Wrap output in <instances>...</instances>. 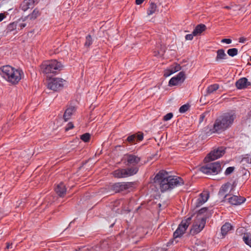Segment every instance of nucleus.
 Here are the masks:
<instances>
[{
  "label": "nucleus",
  "mask_w": 251,
  "mask_h": 251,
  "mask_svg": "<svg viewBox=\"0 0 251 251\" xmlns=\"http://www.w3.org/2000/svg\"><path fill=\"white\" fill-rule=\"evenodd\" d=\"M194 36H195V35L194 34V33L193 32L191 34H187L185 36V39L186 40H192L193 39Z\"/></svg>",
  "instance_id": "37"
},
{
  "label": "nucleus",
  "mask_w": 251,
  "mask_h": 251,
  "mask_svg": "<svg viewBox=\"0 0 251 251\" xmlns=\"http://www.w3.org/2000/svg\"><path fill=\"white\" fill-rule=\"evenodd\" d=\"M206 223L205 217L201 215L195 217L194 222L191 229L193 234L200 232L204 227Z\"/></svg>",
  "instance_id": "6"
},
{
  "label": "nucleus",
  "mask_w": 251,
  "mask_h": 251,
  "mask_svg": "<svg viewBox=\"0 0 251 251\" xmlns=\"http://www.w3.org/2000/svg\"><path fill=\"white\" fill-rule=\"evenodd\" d=\"M209 197L208 191L202 192L199 197L193 200L192 202L194 206L199 207L207 201Z\"/></svg>",
  "instance_id": "10"
},
{
  "label": "nucleus",
  "mask_w": 251,
  "mask_h": 251,
  "mask_svg": "<svg viewBox=\"0 0 251 251\" xmlns=\"http://www.w3.org/2000/svg\"><path fill=\"white\" fill-rule=\"evenodd\" d=\"M250 60H251V57Z\"/></svg>",
  "instance_id": "51"
},
{
  "label": "nucleus",
  "mask_w": 251,
  "mask_h": 251,
  "mask_svg": "<svg viewBox=\"0 0 251 251\" xmlns=\"http://www.w3.org/2000/svg\"><path fill=\"white\" fill-rule=\"evenodd\" d=\"M227 52L229 56L233 57L237 54L238 50L236 48L230 49L228 50Z\"/></svg>",
  "instance_id": "31"
},
{
  "label": "nucleus",
  "mask_w": 251,
  "mask_h": 251,
  "mask_svg": "<svg viewBox=\"0 0 251 251\" xmlns=\"http://www.w3.org/2000/svg\"><path fill=\"white\" fill-rule=\"evenodd\" d=\"M92 43V38L90 35H88L86 38L85 46L89 47Z\"/></svg>",
  "instance_id": "34"
},
{
  "label": "nucleus",
  "mask_w": 251,
  "mask_h": 251,
  "mask_svg": "<svg viewBox=\"0 0 251 251\" xmlns=\"http://www.w3.org/2000/svg\"><path fill=\"white\" fill-rule=\"evenodd\" d=\"M31 0H25L21 4V7L24 11H26L29 8L31 5Z\"/></svg>",
  "instance_id": "26"
},
{
  "label": "nucleus",
  "mask_w": 251,
  "mask_h": 251,
  "mask_svg": "<svg viewBox=\"0 0 251 251\" xmlns=\"http://www.w3.org/2000/svg\"><path fill=\"white\" fill-rule=\"evenodd\" d=\"M246 38L242 37L239 38V42L241 43H244L246 41Z\"/></svg>",
  "instance_id": "45"
},
{
  "label": "nucleus",
  "mask_w": 251,
  "mask_h": 251,
  "mask_svg": "<svg viewBox=\"0 0 251 251\" xmlns=\"http://www.w3.org/2000/svg\"><path fill=\"white\" fill-rule=\"evenodd\" d=\"M224 201L232 205H238L244 203L246 199L231 194L230 195H226V199Z\"/></svg>",
  "instance_id": "11"
},
{
  "label": "nucleus",
  "mask_w": 251,
  "mask_h": 251,
  "mask_svg": "<svg viewBox=\"0 0 251 251\" xmlns=\"http://www.w3.org/2000/svg\"><path fill=\"white\" fill-rule=\"evenodd\" d=\"M243 239L246 244L251 247V235L249 233L244 234Z\"/></svg>",
  "instance_id": "28"
},
{
  "label": "nucleus",
  "mask_w": 251,
  "mask_h": 251,
  "mask_svg": "<svg viewBox=\"0 0 251 251\" xmlns=\"http://www.w3.org/2000/svg\"><path fill=\"white\" fill-rule=\"evenodd\" d=\"M219 88V85L217 84H214L209 86L207 89V92L208 94H211L217 90Z\"/></svg>",
  "instance_id": "30"
},
{
  "label": "nucleus",
  "mask_w": 251,
  "mask_h": 251,
  "mask_svg": "<svg viewBox=\"0 0 251 251\" xmlns=\"http://www.w3.org/2000/svg\"><path fill=\"white\" fill-rule=\"evenodd\" d=\"M75 111V109L74 107L71 106L69 108H68L65 111L64 114V119L65 121H67L68 120H69L72 115L74 114V113Z\"/></svg>",
  "instance_id": "20"
},
{
  "label": "nucleus",
  "mask_w": 251,
  "mask_h": 251,
  "mask_svg": "<svg viewBox=\"0 0 251 251\" xmlns=\"http://www.w3.org/2000/svg\"><path fill=\"white\" fill-rule=\"evenodd\" d=\"M22 71L21 70L15 69L12 67L10 83L16 84L21 79Z\"/></svg>",
  "instance_id": "15"
},
{
  "label": "nucleus",
  "mask_w": 251,
  "mask_h": 251,
  "mask_svg": "<svg viewBox=\"0 0 251 251\" xmlns=\"http://www.w3.org/2000/svg\"><path fill=\"white\" fill-rule=\"evenodd\" d=\"M136 135H135V134L132 135L127 137V140L128 141V142H130V143L134 142L135 141V140H136Z\"/></svg>",
  "instance_id": "36"
},
{
  "label": "nucleus",
  "mask_w": 251,
  "mask_h": 251,
  "mask_svg": "<svg viewBox=\"0 0 251 251\" xmlns=\"http://www.w3.org/2000/svg\"><path fill=\"white\" fill-rule=\"evenodd\" d=\"M164 51L161 50L160 52H158V53L156 52V51H154V55L157 57H161L163 55Z\"/></svg>",
  "instance_id": "42"
},
{
  "label": "nucleus",
  "mask_w": 251,
  "mask_h": 251,
  "mask_svg": "<svg viewBox=\"0 0 251 251\" xmlns=\"http://www.w3.org/2000/svg\"><path fill=\"white\" fill-rule=\"evenodd\" d=\"M90 136V134L86 133L80 136V139L84 142H87L89 141Z\"/></svg>",
  "instance_id": "32"
},
{
  "label": "nucleus",
  "mask_w": 251,
  "mask_h": 251,
  "mask_svg": "<svg viewBox=\"0 0 251 251\" xmlns=\"http://www.w3.org/2000/svg\"><path fill=\"white\" fill-rule=\"evenodd\" d=\"M185 79V75L184 72H180L177 75L173 77L169 82L170 86H176L182 83Z\"/></svg>",
  "instance_id": "12"
},
{
  "label": "nucleus",
  "mask_w": 251,
  "mask_h": 251,
  "mask_svg": "<svg viewBox=\"0 0 251 251\" xmlns=\"http://www.w3.org/2000/svg\"><path fill=\"white\" fill-rule=\"evenodd\" d=\"M205 29L206 26L204 25L200 24L195 27L193 32L194 34L196 36L201 35V33L205 30Z\"/></svg>",
  "instance_id": "22"
},
{
  "label": "nucleus",
  "mask_w": 251,
  "mask_h": 251,
  "mask_svg": "<svg viewBox=\"0 0 251 251\" xmlns=\"http://www.w3.org/2000/svg\"><path fill=\"white\" fill-rule=\"evenodd\" d=\"M74 127V125L72 123H69L65 128L66 131H68Z\"/></svg>",
  "instance_id": "39"
},
{
  "label": "nucleus",
  "mask_w": 251,
  "mask_h": 251,
  "mask_svg": "<svg viewBox=\"0 0 251 251\" xmlns=\"http://www.w3.org/2000/svg\"><path fill=\"white\" fill-rule=\"evenodd\" d=\"M192 219V216L189 217L186 219L182 221L181 223L179 225L177 228L174 233V237L175 238L180 237L184 234L186 229L188 228L190 224Z\"/></svg>",
  "instance_id": "9"
},
{
  "label": "nucleus",
  "mask_w": 251,
  "mask_h": 251,
  "mask_svg": "<svg viewBox=\"0 0 251 251\" xmlns=\"http://www.w3.org/2000/svg\"><path fill=\"white\" fill-rule=\"evenodd\" d=\"M56 193L60 196L62 197L66 192V189L63 183H60L57 185L55 189Z\"/></svg>",
  "instance_id": "19"
},
{
  "label": "nucleus",
  "mask_w": 251,
  "mask_h": 251,
  "mask_svg": "<svg viewBox=\"0 0 251 251\" xmlns=\"http://www.w3.org/2000/svg\"><path fill=\"white\" fill-rule=\"evenodd\" d=\"M12 244L10 243H6V247L5 250L12 249Z\"/></svg>",
  "instance_id": "44"
},
{
  "label": "nucleus",
  "mask_w": 251,
  "mask_h": 251,
  "mask_svg": "<svg viewBox=\"0 0 251 251\" xmlns=\"http://www.w3.org/2000/svg\"><path fill=\"white\" fill-rule=\"evenodd\" d=\"M173 116V114L172 113H169L164 116L163 120L165 121H169L172 118Z\"/></svg>",
  "instance_id": "35"
},
{
  "label": "nucleus",
  "mask_w": 251,
  "mask_h": 251,
  "mask_svg": "<svg viewBox=\"0 0 251 251\" xmlns=\"http://www.w3.org/2000/svg\"><path fill=\"white\" fill-rule=\"evenodd\" d=\"M224 8H226V9H230V10H231V8H232V4H231V5H229V6H225Z\"/></svg>",
  "instance_id": "49"
},
{
  "label": "nucleus",
  "mask_w": 251,
  "mask_h": 251,
  "mask_svg": "<svg viewBox=\"0 0 251 251\" xmlns=\"http://www.w3.org/2000/svg\"><path fill=\"white\" fill-rule=\"evenodd\" d=\"M233 189V186L229 183H226L222 186L219 191V195L223 196L226 199V195H230Z\"/></svg>",
  "instance_id": "14"
},
{
  "label": "nucleus",
  "mask_w": 251,
  "mask_h": 251,
  "mask_svg": "<svg viewBox=\"0 0 251 251\" xmlns=\"http://www.w3.org/2000/svg\"><path fill=\"white\" fill-rule=\"evenodd\" d=\"M181 69V67L179 64H175L164 71V76L168 77L171 75L179 71Z\"/></svg>",
  "instance_id": "16"
},
{
  "label": "nucleus",
  "mask_w": 251,
  "mask_h": 251,
  "mask_svg": "<svg viewBox=\"0 0 251 251\" xmlns=\"http://www.w3.org/2000/svg\"><path fill=\"white\" fill-rule=\"evenodd\" d=\"M209 213L208 212L207 209L205 207H204L201 209L199 211L196 217H198L201 215V216L205 217L206 220L207 217L209 216Z\"/></svg>",
  "instance_id": "25"
},
{
  "label": "nucleus",
  "mask_w": 251,
  "mask_h": 251,
  "mask_svg": "<svg viewBox=\"0 0 251 251\" xmlns=\"http://www.w3.org/2000/svg\"><path fill=\"white\" fill-rule=\"evenodd\" d=\"M126 160L128 165H135L139 162L140 158L136 155H129L127 156Z\"/></svg>",
  "instance_id": "18"
},
{
  "label": "nucleus",
  "mask_w": 251,
  "mask_h": 251,
  "mask_svg": "<svg viewBox=\"0 0 251 251\" xmlns=\"http://www.w3.org/2000/svg\"><path fill=\"white\" fill-rule=\"evenodd\" d=\"M157 10V6L154 3H151L148 10V15H151L155 13Z\"/></svg>",
  "instance_id": "27"
},
{
  "label": "nucleus",
  "mask_w": 251,
  "mask_h": 251,
  "mask_svg": "<svg viewBox=\"0 0 251 251\" xmlns=\"http://www.w3.org/2000/svg\"><path fill=\"white\" fill-rule=\"evenodd\" d=\"M189 108V105L188 104H184L181 106L179 109V111L181 113H184L187 111Z\"/></svg>",
  "instance_id": "33"
},
{
  "label": "nucleus",
  "mask_w": 251,
  "mask_h": 251,
  "mask_svg": "<svg viewBox=\"0 0 251 251\" xmlns=\"http://www.w3.org/2000/svg\"><path fill=\"white\" fill-rule=\"evenodd\" d=\"M221 163L217 161L214 163H209L202 166L200 170L203 173L207 175H217L221 171Z\"/></svg>",
  "instance_id": "5"
},
{
  "label": "nucleus",
  "mask_w": 251,
  "mask_h": 251,
  "mask_svg": "<svg viewBox=\"0 0 251 251\" xmlns=\"http://www.w3.org/2000/svg\"><path fill=\"white\" fill-rule=\"evenodd\" d=\"M136 140L137 141H140L143 139V135L142 134L136 135Z\"/></svg>",
  "instance_id": "40"
},
{
  "label": "nucleus",
  "mask_w": 251,
  "mask_h": 251,
  "mask_svg": "<svg viewBox=\"0 0 251 251\" xmlns=\"http://www.w3.org/2000/svg\"><path fill=\"white\" fill-rule=\"evenodd\" d=\"M67 85V82L59 77L50 78L48 80L47 87L53 91H57Z\"/></svg>",
  "instance_id": "4"
},
{
  "label": "nucleus",
  "mask_w": 251,
  "mask_h": 251,
  "mask_svg": "<svg viewBox=\"0 0 251 251\" xmlns=\"http://www.w3.org/2000/svg\"><path fill=\"white\" fill-rule=\"evenodd\" d=\"M217 53V55L216 58L217 61H220L226 58V55L223 50L221 49L218 50Z\"/></svg>",
  "instance_id": "23"
},
{
  "label": "nucleus",
  "mask_w": 251,
  "mask_h": 251,
  "mask_svg": "<svg viewBox=\"0 0 251 251\" xmlns=\"http://www.w3.org/2000/svg\"><path fill=\"white\" fill-rule=\"evenodd\" d=\"M239 9V7L238 6L234 4V5H233L232 4V8H231V10L234 11H236L238 10Z\"/></svg>",
  "instance_id": "43"
},
{
  "label": "nucleus",
  "mask_w": 251,
  "mask_h": 251,
  "mask_svg": "<svg viewBox=\"0 0 251 251\" xmlns=\"http://www.w3.org/2000/svg\"><path fill=\"white\" fill-rule=\"evenodd\" d=\"M138 171V169L136 167L126 169H118L113 172V175L117 178L126 177L136 174Z\"/></svg>",
  "instance_id": "7"
},
{
  "label": "nucleus",
  "mask_w": 251,
  "mask_h": 251,
  "mask_svg": "<svg viewBox=\"0 0 251 251\" xmlns=\"http://www.w3.org/2000/svg\"><path fill=\"white\" fill-rule=\"evenodd\" d=\"M144 0H136V4L137 5L141 4Z\"/></svg>",
  "instance_id": "47"
},
{
  "label": "nucleus",
  "mask_w": 251,
  "mask_h": 251,
  "mask_svg": "<svg viewBox=\"0 0 251 251\" xmlns=\"http://www.w3.org/2000/svg\"><path fill=\"white\" fill-rule=\"evenodd\" d=\"M6 17L4 13H0V22L2 21Z\"/></svg>",
  "instance_id": "46"
},
{
  "label": "nucleus",
  "mask_w": 251,
  "mask_h": 251,
  "mask_svg": "<svg viewBox=\"0 0 251 251\" xmlns=\"http://www.w3.org/2000/svg\"><path fill=\"white\" fill-rule=\"evenodd\" d=\"M222 43H226L227 44H229L231 43V40L230 39H223L221 41Z\"/></svg>",
  "instance_id": "41"
},
{
  "label": "nucleus",
  "mask_w": 251,
  "mask_h": 251,
  "mask_svg": "<svg viewBox=\"0 0 251 251\" xmlns=\"http://www.w3.org/2000/svg\"><path fill=\"white\" fill-rule=\"evenodd\" d=\"M0 69L1 71L0 73L1 76L10 82L12 72V67L9 65H6L1 67Z\"/></svg>",
  "instance_id": "13"
},
{
  "label": "nucleus",
  "mask_w": 251,
  "mask_h": 251,
  "mask_svg": "<svg viewBox=\"0 0 251 251\" xmlns=\"http://www.w3.org/2000/svg\"><path fill=\"white\" fill-rule=\"evenodd\" d=\"M233 170H234L233 167H228L225 171V174L226 175H229V174H231V173H232Z\"/></svg>",
  "instance_id": "38"
},
{
  "label": "nucleus",
  "mask_w": 251,
  "mask_h": 251,
  "mask_svg": "<svg viewBox=\"0 0 251 251\" xmlns=\"http://www.w3.org/2000/svg\"><path fill=\"white\" fill-rule=\"evenodd\" d=\"M18 24L17 23L13 22L9 24L7 27V32H10L17 28Z\"/></svg>",
  "instance_id": "29"
},
{
  "label": "nucleus",
  "mask_w": 251,
  "mask_h": 251,
  "mask_svg": "<svg viewBox=\"0 0 251 251\" xmlns=\"http://www.w3.org/2000/svg\"><path fill=\"white\" fill-rule=\"evenodd\" d=\"M233 227L232 225L229 223H226L225 225H224L221 227V233L223 236H225L227 233L232 230Z\"/></svg>",
  "instance_id": "21"
},
{
  "label": "nucleus",
  "mask_w": 251,
  "mask_h": 251,
  "mask_svg": "<svg viewBox=\"0 0 251 251\" xmlns=\"http://www.w3.org/2000/svg\"><path fill=\"white\" fill-rule=\"evenodd\" d=\"M226 149L221 147L212 150L204 158L206 162L217 159L225 153Z\"/></svg>",
  "instance_id": "8"
},
{
  "label": "nucleus",
  "mask_w": 251,
  "mask_h": 251,
  "mask_svg": "<svg viewBox=\"0 0 251 251\" xmlns=\"http://www.w3.org/2000/svg\"><path fill=\"white\" fill-rule=\"evenodd\" d=\"M251 85V82L246 77L241 78L236 82V86L238 89H245Z\"/></svg>",
  "instance_id": "17"
},
{
  "label": "nucleus",
  "mask_w": 251,
  "mask_h": 251,
  "mask_svg": "<svg viewBox=\"0 0 251 251\" xmlns=\"http://www.w3.org/2000/svg\"><path fill=\"white\" fill-rule=\"evenodd\" d=\"M36 11L34 10L33 12H32V18L33 17V13H35Z\"/></svg>",
  "instance_id": "50"
},
{
  "label": "nucleus",
  "mask_w": 251,
  "mask_h": 251,
  "mask_svg": "<svg viewBox=\"0 0 251 251\" xmlns=\"http://www.w3.org/2000/svg\"><path fill=\"white\" fill-rule=\"evenodd\" d=\"M234 111L226 112L216 119L213 127L210 129L212 133H220L230 127L236 118Z\"/></svg>",
  "instance_id": "2"
},
{
  "label": "nucleus",
  "mask_w": 251,
  "mask_h": 251,
  "mask_svg": "<svg viewBox=\"0 0 251 251\" xmlns=\"http://www.w3.org/2000/svg\"><path fill=\"white\" fill-rule=\"evenodd\" d=\"M154 182L159 186L161 192L170 190L184 183L183 179L176 176H170L164 171H160L155 176Z\"/></svg>",
  "instance_id": "1"
},
{
  "label": "nucleus",
  "mask_w": 251,
  "mask_h": 251,
  "mask_svg": "<svg viewBox=\"0 0 251 251\" xmlns=\"http://www.w3.org/2000/svg\"><path fill=\"white\" fill-rule=\"evenodd\" d=\"M242 163L247 167H251V154L245 156L242 160Z\"/></svg>",
  "instance_id": "24"
},
{
  "label": "nucleus",
  "mask_w": 251,
  "mask_h": 251,
  "mask_svg": "<svg viewBox=\"0 0 251 251\" xmlns=\"http://www.w3.org/2000/svg\"><path fill=\"white\" fill-rule=\"evenodd\" d=\"M62 68V64L56 60L46 61L41 66L43 73L48 76L57 74Z\"/></svg>",
  "instance_id": "3"
},
{
  "label": "nucleus",
  "mask_w": 251,
  "mask_h": 251,
  "mask_svg": "<svg viewBox=\"0 0 251 251\" xmlns=\"http://www.w3.org/2000/svg\"><path fill=\"white\" fill-rule=\"evenodd\" d=\"M19 26L21 28H23L24 27H25V26H26V24H25V23H23V24H19Z\"/></svg>",
  "instance_id": "48"
}]
</instances>
